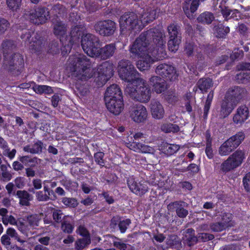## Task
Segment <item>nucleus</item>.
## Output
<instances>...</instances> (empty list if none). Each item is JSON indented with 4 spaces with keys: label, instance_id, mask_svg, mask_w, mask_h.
I'll use <instances>...</instances> for the list:
<instances>
[{
    "label": "nucleus",
    "instance_id": "obj_55",
    "mask_svg": "<svg viewBox=\"0 0 250 250\" xmlns=\"http://www.w3.org/2000/svg\"><path fill=\"white\" fill-rule=\"evenodd\" d=\"M76 232L77 234L83 238H87L90 239V233L87 229L83 225H80L77 230Z\"/></svg>",
    "mask_w": 250,
    "mask_h": 250
},
{
    "label": "nucleus",
    "instance_id": "obj_26",
    "mask_svg": "<svg viewBox=\"0 0 250 250\" xmlns=\"http://www.w3.org/2000/svg\"><path fill=\"white\" fill-rule=\"evenodd\" d=\"M249 116V108L245 105L240 106L233 116V121L236 124H242Z\"/></svg>",
    "mask_w": 250,
    "mask_h": 250
},
{
    "label": "nucleus",
    "instance_id": "obj_19",
    "mask_svg": "<svg viewBox=\"0 0 250 250\" xmlns=\"http://www.w3.org/2000/svg\"><path fill=\"white\" fill-rule=\"evenodd\" d=\"M127 184L129 189L137 195L142 196L148 191V188L145 182H137L134 178H130Z\"/></svg>",
    "mask_w": 250,
    "mask_h": 250
},
{
    "label": "nucleus",
    "instance_id": "obj_46",
    "mask_svg": "<svg viewBox=\"0 0 250 250\" xmlns=\"http://www.w3.org/2000/svg\"><path fill=\"white\" fill-rule=\"evenodd\" d=\"M181 42L180 39H169L167 42L168 50L171 52H176L179 48Z\"/></svg>",
    "mask_w": 250,
    "mask_h": 250
},
{
    "label": "nucleus",
    "instance_id": "obj_23",
    "mask_svg": "<svg viewBox=\"0 0 250 250\" xmlns=\"http://www.w3.org/2000/svg\"><path fill=\"white\" fill-rule=\"evenodd\" d=\"M131 53L141 58V59L137 62L136 64L138 68L140 71L147 70L150 68L151 64L154 62V60L149 55L147 49V51H144V54H142V55H138L134 53Z\"/></svg>",
    "mask_w": 250,
    "mask_h": 250
},
{
    "label": "nucleus",
    "instance_id": "obj_56",
    "mask_svg": "<svg viewBox=\"0 0 250 250\" xmlns=\"http://www.w3.org/2000/svg\"><path fill=\"white\" fill-rule=\"evenodd\" d=\"M21 0H6L8 7L13 11L16 10L21 5Z\"/></svg>",
    "mask_w": 250,
    "mask_h": 250
},
{
    "label": "nucleus",
    "instance_id": "obj_31",
    "mask_svg": "<svg viewBox=\"0 0 250 250\" xmlns=\"http://www.w3.org/2000/svg\"><path fill=\"white\" fill-rule=\"evenodd\" d=\"M16 196L19 199V204L22 206H29L30 202L33 200V196L25 190H18Z\"/></svg>",
    "mask_w": 250,
    "mask_h": 250
},
{
    "label": "nucleus",
    "instance_id": "obj_24",
    "mask_svg": "<svg viewBox=\"0 0 250 250\" xmlns=\"http://www.w3.org/2000/svg\"><path fill=\"white\" fill-rule=\"evenodd\" d=\"M185 203L184 201H182L171 202L167 205V209L171 211H175L177 215L179 218H184L188 213V210L184 208Z\"/></svg>",
    "mask_w": 250,
    "mask_h": 250
},
{
    "label": "nucleus",
    "instance_id": "obj_49",
    "mask_svg": "<svg viewBox=\"0 0 250 250\" xmlns=\"http://www.w3.org/2000/svg\"><path fill=\"white\" fill-rule=\"evenodd\" d=\"M62 202L65 206L70 208H75L79 204L77 200L74 198L63 197Z\"/></svg>",
    "mask_w": 250,
    "mask_h": 250
},
{
    "label": "nucleus",
    "instance_id": "obj_48",
    "mask_svg": "<svg viewBox=\"0 0 250 250\" xmlns=\"http://www.w3.org/2000/svg\"><path fill=\"white\" fill-rule=\"evenodd\" d=\"M39 221V216L36 214L28 215L26 217V221L28 223V226L30 228L38 226Z\"/></svg>",
    "mask_w": 250,
    "mask_h": 250
},
{
    "label": "nucleus",
    "instance_id": "obj_4",
    "mask_svg": "<svg viewBox=\"0 0 250 250\" xmlns=\"http://www.w3.org/2000/svg\"><path fill=\"white\" fill-rule=\"evenodd\" d=\"M118 73L121 80L130 83L140 79V74L132 62L127 60H122L118 65Z\"/></svg>",
    "mask_w": 250,
    "mask_h": 250
},
{
    "label": "nucleus",
    "instance_id": "obj_57",
    "mask_svg": "<svg viewBox=\"0 0 250 250\" xmlns=\"http://www.w3.org/2000/svg\"><path fill=\"white\" fill-rule=\"evenodd\" d=\"M59 46L58 43L52 42L48 45V53L53 55L59 53Z\"/></svg>",
    "mask_w": 250,
    "mask_h": 250
},
{
    "label": "nucleus",
    "instance_id": "obj_12",
    "mask_svg": "<svg viewBox=\"0 0 250 250\" xmlns=\"http://www.w3.org/2000/svg\"><path fill=\"white\" fill-rule=\"evenodd\" d=\"M50 18L48 9L42 6H39L32 10L29 15L31 22L37 25L45 23Z\"/></svg>",
    "mask_w": 250,
    "mask_h": 250
},
{
    "label": "nucleus",
    "instance_id": "obj_64",
    "mask_svg": "<svg viewBox=\"0 0 250 250\" xmlns=\"http://www.w3.org/2000/svg\"><path fill=\"white\" fill-rule=\"evenodd\" d=\"M137 147L140 149V151L144 153H150L152 150V148L147 145L138 143L137 144Z\"/></svg>",
    "mask_w": 250,
    "mask_h": 250
},
{
    "label": "nucleus",
    "instance_id": "obj_44",
    "mask_svg": "<svg viewBox=\"0 0 250 250\" xmlns=\"http://www.w3.org/2000/svg\"><path fill=\"white\" fill-rule=\"evenodd\" d=\"M235 79L239 83H247L250 81V72H240L236 75Z\"/></svg>",
    "mask_w": 250,
    "mask_h": 250
},
{
    "label": "nucleus",
    "instance_id": "obj_1",
    "mask_svg": "<svg viewBox=\"0 0 250 250\" xmlns=\"http://www.w3.org/2000/svg\"><path fill=\"white\" fill-rule=\"evenodd\" d=\"M161 31L156 28H150L142 33L130 46L129 51L138 55L144 54V51L148 52L156 60H162L167 57L166 51V42Z\"/></svg>",
    "mask_w": 250,
    "mask_h": 250
},
{
    "label": "nucleus",
    "instance_id": "obj_53",
    "mask_svg": "<svg viewBox=\"0 0 250 250\" xmlns=\"http://www.w3.org/2000/svg\"><path fill=\"white\" fill-rule=\"evenodd\" d=\"M36 93L39 94L45 93L50 94L53 93V90L51 86L48 85H38L35 89Z\"/></svg>",
    "mask_w": 250,
    "mask_h": 250
},
{
    "label": "nucleus",
    "instance_id": "obj_37",
    "mask_svg": "<svg viewBox=\"0 0 250 250\" xmlns=\"http://www.w3.org/2000/svg\"><path fill=\"white\" fill-rule=\"evenodd\" d=\"M180 148L179 146L167 143H164L161 146L162 152L167 156H171L175 153Z\"/></svg>",
    "mask_w": 250,
    "mask_h": 250
},
{
    "label": "nucleus",
    "instance_id": "obj_43",
    "mask_svg": "<svg viewBox=\"0 0 250 250\" xmlns=\"http://www.w3.org/2000/svg\"><path fill=\"white\" fill-rule=\"evenodd\" d=\"M1 46L3 50L4 54H8L16 47L14 41L11 40L3 41L1 44Z\"/></svg>",
    "mask_w": 250,
    "mask_h": 250
},
{
    "label": "nucleus",
    "instance_id": "obj_32",
    "mask_svg": "<svg viewBox=\"0 0 250 250\" xmlns=\"http://www.w3.org/2000/svg\"><path fill=\"white\" fill-rule=\"evenodd\" d=\"M181 27L175 23H170L167 28L169 39H182Z\"/></svg>",
    "mask_w": 250,
    "mask_h": 250
},
{
    "label": "nucleus",
    "instance_id": "obj_7",
    "mask_svg": "<svg viewBox=\"0 0 250 250\" xmlns=\"http://www.w3.org/2000/svg\"><path fill=\"white\" fill-rule=\"evenodd\" d=\"M246 158L245 152L237 149L220 165V170L226 173L239 167Z\"/></svg>",
    "mask_w": 250,
    "mask_h": 250
},
{
    "label": "nucleus",
    "instance_id": "obj_47",
    "mask_svg": "<svg viewBox=\"0 0 250 250\" xmlns=\"http://www.w3.org/2000/svg\"><path fill=\"white\" fill-rule=\"evenodd\" d=\"M143 21L146 23L153 21L156 18V11L151 10L142 15Z\"/></svg>",
    "mask_w": 250,
    "mask_h": 250
},
{
    "label": "nucleus",
    "instance_id": "obj_25",
    "mask_svg": "<svg viewBox=\"0 0 250 250\" xmlns=\"http://www.w3.org/2000/svg\"><path fill=\"white\" fill-rule=\"evenodd\" d=\"M149 83L153 90L157 93H161L167 88L166 81L157 76H152L149 79Z\"/></svg>",
    "mask_w": 250,
    "mask_h": 250
},
{
    "label": "nucleus",
    "instance_id": "obj_42",
    "mask_svg": "<svg viewBox=\"0 0 250 250\" xmlns=\"http://www.w3.org/2000/svg\"><path fill=\"white\" fill-rule=\"evenodd\" d=\"M52 12L56 15V16L54 18H57V16H58V18H59V17H62L66 13L65 7L60 3L54 5L52 8Z\"/></svg>",
    "mask_w": 250,
    "mask_h": 250
},
{
    "label": "nucleus",
    "instance_id": "obj_3",
    "mask_svg": "<svg viewBox=\"0 0 250 250\" xmlns=\"http://www.w3.org/2000/svg\"><path fill=\"white\" fill-rule=\"evenodd\" d=\"M125 92L134 100L146 103L151 98V90L146 82L142 78L128 83Z\"/></svg>",
    "mask_w": 250,
    "mask_h": 250
},
{
    "label": "nucleus",
    "instance_id": "obj_21",
    "mask_svg": "<svg viewBox=\"0 0 250 250\" xmlns=\"http://www.w3.org/2000/svg\"><path fill=\"white\" fill-rule=\"evenodd\" d=\"M52 23L53 26V33L54 34L60 38L61 42H62V38L66 34L67 25L62 21L60 18H53L52 20Z\"/></svg>",
    "mask_w": 250,
    "mask_h": 250
},
{
    "label": "nucleus",
    "instance_id": "obj_33",
    "mask_svg": "<svg viewBox=\"0 0 250 250\" xmlns=\"http://www.w3.org/2000/svg\"><path fill=\"white\" fill-rule=\"evenodd\" d=\"M212 80L209 78H202L197 82L196 85L202 93L207 92L208 90L213 86Z\"/></svg>",
    "mask_w": 250,
    "mask_h": 250
},
{
    "label": "nucleus",
    "instance_id": "obj_59",
    "mask_svg": "<svg viewBox=\"0 0 250 250\" xmlns=\"http://www.w3.org/2000/svg\"><path fill=\"white\" fill-rule=\"evenodd\" d=\"M242 182L245 191L247 192H250V173L245 175L243 178Z\"/></svg>",
    "mask_w": 250,
    "mask_h": 250
},
{
    "label": "nucleus",
    "instance_id": "obj_14",
    "mask_svg": "<svg viewBox=\"0 0 250 250\" xmlns=\"http://www.w3.org/2000/svg\"><path fill=\"white\" fill-rule=\"evenodd\" d=\"M85 30V27L81 24L77 25L71 28L70 33V40L69 43L70 46L73 45L74 44H77L79 42L80 39L82 38V37H84V31ZM71 46H70L68 44L64 46L61 49L62 53L63 56H65L70 52Z\"/></svg>",
    "mask_w": 250,
    "mask_h": 250
},
{
    "label": "nucleus",
    "instance_id": "obj_16",
    "mask_svg": "<svg viewBox=\"0 0 250 250\" xmlns=\"http://www.w3.org/2000/svg\"><path fill=\"white\" fill-rule=\"evenodd\" d=\"M156 73L167 81H174L178 77L175 67L171 65L161 63L156 69Z\"/></svg>",
    "mask_w": 250,
    "mask_h": 250
},
{
    "label": "nucleus",
    "instance_id": "obj_38",
    "mask_svg": "<svg viewBox=\"0 0 250 250\" xmlns=\"http://www.w3.org/2000/svg\"><path fill=\"white\" fill-rule=\"evenodd\" d=\"M104 0H92L85 1L84 5L87 12L89 13L94 12L101 7L103 1Z\"/></svg>",
    "mask_w": 250,
    "mask_h": 250
},
{
    "label": "nucleus",
    "instance_id": "obj_22",
    "mask_svg": "<svg viewBox=\"0 0 250 250\" xmlns=\"http://www.w3.org/2000/svg\"><path fill=\"white\" fill-rule=\"evenodd\" d=\"M116 49V46L114 43L106 44L103 47L100 46L94 57L99 58L102 60H106L114 55Z\"/></svg>",
    "mask_w": 250,
    "mask_h": 250
},
{
    "label": "nucleus",
    "instance_id": "obj_40",
    "mask_svg": "<svg viewBox=\"0 0 250 250\" xmlns=\"http://www.w3.org/2000/svg\"><path fill=\"white\" fill-rule=\"evenodd\" d=\"M214 19L213 14L209 12H205L201 14L197 18V21L199 22L207 24L211 23Z\"/></svg>",
    "mask_w": 250,
    "mask_h": 250
},
{
    "label": "nucleus",
    "instance_id": "obj_58",
    "mask_svg": "<svg viewBox=\"0 0 250 250\" xmlns=\"http://www.w3.org/2000/svg\"><path fill=\"white\" fill-rule=\"evenodd\" d=\"M32 147L34 154H40L42 152L43 144L41 141L38 140L32 146Z\"/></svg>",
    "mask_w": 250,
    "mask_h": 250
},
{
    "label": "nucleus",
    "instance_id": "obj_18",
    "mask_svg": "<svg viewBox=\"0 0 250 250\" xmlns=\"http://www.w3.org/2000/svg\"><path fill=\"white\" fill-rule=\"evenodd\" d=\"M131 223L130 219H123L119 216H113L110 223V227L115 230H119L121 233H125Z\"/></svg>",
    "mask_w": 250,
    "mask_h": 250
},
{
    "label": "nucleus",
    "instance_id": "obj_34",
    "mask_svg": "<svg viewBox=\"0 0 250 250\" xmlns=\"http://www.w3.org/2000/svg\"><path fill=\"white\" fill-rule=\"evenodd\" d=\"M11 168L10 165L7 163V165L1 164L0 165V180L3 182L10 181L13 177V173L8 169V167Z\"/></svg>",
    "mask_w": 250,
    "mask_h": 250
},
{
    "label": "nucleus",
    "instance_id": "obj_13",
    "mask_svg": "<svg viewBox=\"0 0 250 250\" xmlns=\"http://www.w3.org/2000/svg\"><path fill=\"white\" fill-rule=\"evenodd\" d=\"M24 68V60L22 55L14 53L8 62L7 69L10 74L14 76L20 75Z\"/></svg>",
    "mask_w": 250,
    "mask_h": 250
},
{
    "label": "nucleus",
    "instance_id": "obj_54",
    "mask_svg": "<svg viewBox=\"0 0 250 250\" xmlns=\"http://www.w3.org/2000/svg\"><path fill=\"white\" fill-rule=\"evenodd\" d=\"M43 191L46 193L47 196H48V201H54L57 199V196L56 195L55 190H53V189L49 188L48 185H43Z\"/></svg>",
    "mask_w": 250,
    "mask_h": 250
},
{
    "label": "nucleus",
    "instance_id": "obj_36",
    "mask_svg": "<svg viewBox=\"0 0 250 250\" xmlns=\"http://www.w3.org/2000/svg\"><path fill=\"white\" fill-rule=\"evenodd\" d=\"M18 160L21 162L23 166H30L31 167H34L37 164H38L40 159L37 157H32L29 155L26 156H20L18 158Z\"/></svg>",
    "mask_w": 250,
    "mask_h": 250
},
{
    "label": "nucleus",
    "instance_id": "obj_63",
    "mask_svg": "<svg viewBox=\"0 0 250 250\" xmlns=\"http://www.w3.org/2000/svg\"><path fill=\"white\" fill-rule=\"evenodd\" d=\"M16 152V149L14 148L10 150L9 147L2 152L3 155L7 157L10 160H12L15 157Z\"/></svg>",
    "mask_w": 250,
    "mask_h": 250
},
{
    "label": "nucleus",
    "instance_id": "obj_10",
    "mask_svg": "<svg viewBox=\"0 0 250 250\" xmlns=\"http://www.w3.org/2000/svg\"><path fill=\"white\" fill-rule=\"evenodd\" d=\"M245 139L243 132H239L224 142L219 148V153L221 156L229 155L236 149Z\"/></svg>",
    "mask_w": 250,
    "mask_h": 250
},
{
    "label": "nucleus",
    "instance_id": "obj_27",
    "mask_svg": "<svg viewBox=\"0 0 250 250\" xmlns=\"http://www.w3.org/2000/svg\"><path fill=\"white\" fill-rule=\"evenodd\" d=\"M109 98H123L122 90L117 84H113L107 88L104 94V100H108Z\"/></svg>",
    "mask_w": 250,
    "mask_h": 250
},
{
    "label": "nucleus",
    "instance_id": "obj_5",
    "mask_svg": "<svg viewBox=\"0 0 250 250\" xmlns=\"http://www.w3.org/2000/svg\"><path fill=\"white\" fill-rule=\"evenodd\" d=\"M119 21L122 31L128 30L136 33L143 29L138 16L133 12H125L120 17Z\"/></svg>",
    "mask_w": 250,
    "mask_h": 250
},
{
    "label": "nucleus",
    "instance_id": "obj_41",
    "mask_svg": "<svg viewBox=\"0 0 250 250\" xmlns=\"http://www.w3.org/2000/svg\"><path fill=\"white\" fill-rule=\"evenodd\" d=\"M197 48V45L193 41H187L184 46V52L188 57L193 55V52Z\"/></svg>",
    "mask_w": 250,
    "mask_h": 250
},
{
    "label": "nucleus",
    "instance_id": "obj_51",
    "mask_svg": "<svg viewBox=\"0 0 250 250\" xmlns=\"http://www.w3.org/2000/svg\"><path fill=\"white\" fill-rule=\"evenodd\" d=\"M29 191L35 194L36 198L38 201L46 202L48 201V196H47L46 193L44 191L40 190L35 192L34 188H29Z\"/></svg>",
    "mask_w": 250,
    "mask_h": 250
},
{
    "label": "nucleus",
    "instance_id": "obj_6",
    "mask_svg": "<svg viewBox=\"0 0 250 250\" xmlns=\"http://www.w3.org/2000/svg\"><path fill=\"white\" fill-rule=\"evenodd\" d=\"M91 68L94 71L93 77L94 76V82L98 87H100L105 84L106 82L113 76L114 71L113 66L108 62H104L99 65L97 70L91 65Z\"/></svg>",
    "mask_w": 250,
    "mask_h": 250
},
{
    "label": "nucleus",
    "instance_id": "obj_61",
    "mask_svg": "<svg viewBox=\"0 0 250 250\" xmlns=\"http://www.w3.org/2000/svg\"><path fill=\"white\" fill-rule=\"evenodd\" d=\"M179 171L182 172H185L188 171H191L193 172H198L199 171V167L197 165L194 163L189 164L187 167H184L179 169Z\"/></svg>",
    "mask_w": 250,
    "mask_h": 250
},
{
    "label": "nucleus",
    "instance_id": "obj_17",
    "mask_svg": "<svg viewBox=\"0 0 250 250\" xmlns=\"http://www.w3.org/2000/svg\"><path fill=\"white\" fill-rule=\"evenodd\" d=\"M246 90L245 88L238 86H234L229 88L227 91L225 98L227 100L236 105L242 100L245 96Z\"/></svg>",
    "mask_w": 250,
    "mask_h": 250
},
{
    "label": "nucleus",
    "instance_id": "obj_60",
    "mask_svg": "<svg viewBox=\"0 0 250 250\" xmlns=\"http://www.w3.org/2000/svg\"><path fill=\"white\" fill-rule=\"evenodd\" d=\"M10 26L9 22L4 18H0V35L3 34Z\"/></svg>",
    "mask_w": 250,
    "mask_h": 250
},
{
    "label": "nucleus",
    "instance_id": "obj_20",
    "mask_svg": "<svg viewBox=\"0 0 250 250\" xmlns=\"http://www.w3.org/2000/svg\"><path fill=\"white\" fill-rule=\"evenodd\" d=\"M106 106L109 111L115 115H119L124 108L123 98L104 100Z\"/></svg>",
    "mask_w": 250,
    "mask_h": 250
},
{
    "label": "nucleus",
    "instance_id": "obj_9",
    "mask_svg": "<svg viewBox=\"0 0 250 250\" xmlns=\"http://www.w3.org/2000/svg\"><path fill=\"white\" fill-rule=\"evenodd\" d=\"M81 42L83 51L89 56L94 57L100 46L99 38L95 35L87 33L82 37Z\"/></svg>",
    "mask_w": 250,
    "mask_h": 250
},
{
    "label": "nucleus",
    "instance_id": "obj_30",
    "mask_svg": "<svg viewBox=\"0 0 250 250\" xmlns=\"http://www.w3.org/2000/svg\"><path fill=\"white\" fill-rule=\"evenodd\" d=\"M236 106V105H233V103L225 98L221 104L220 116L223 118L227 117L231 113Z\"/></svg>",
    "mask_w": 250,
    "mask_h": 250
},
{
    "label": "nucleus",
    "instance_id": "obj_11",
    "mask_svg": "<svg viewBox=\"0 0 250 250\" xmlns=\"http://www.w3.org/2000/svg\"><path fill=\"white\" fill-rule=\"evenodd\" d=\"M94 29L102 37H110L114 34L117 29V23L111 20H101L95 23Z\"/></svg>",
    "mask_w": 250,
    "mask_h": 250
},
{
    "label": "nucleus",
    "instance_id": "obj_2",
    "mask_svg": "<svg viewBox=\"0 0 250 250\" xmlns=\"http://www.w3.org/2000/svg\"><path fill=\"white\" fill-rule=\"evenodd\" d=\"M69 60L72 65V75L75 78V88L81 96H85L89 92L87 81L94 74L91 62L86 56L81 55L70 58Z\"/></svg>",
    "mask_w": 250,
    "mask_h": 250
},
{
    "label": "nucleus",
    "instance_id": "obj_50",
    "mask_svg": "<svg viewBox=\"0 0 250 250\" xmlns=\"http://www.w3.org/2000/svg\"><path fill=\"white\" fill-rule=\"evenodd\" d=\"M104 153L102 151H98L94 154V158L97 165H99L101 167H103L105 165V160H104Z\"/></svg>",
    "mask_w": 250,
    "mask_h": 250
},
{
    "label": "nucleus",
    "instance_id": "obj_45",
    "mask_svg": "<svg viewBox=\"0 0 250 250\" xmlns=\"http://www.w3.org/2000/svg\"><path fill=\"white\" fill-rule=\"evenodd\" d=\"M91 243L90 239L83 238L77 239L75 243V248L77 250H82Z\"/></svg>",
    "mask_w": 250,
    "mask_h": 250
},
{
    "label": "nucleus",
    "instance_id": "obj_52",
    "mask_svg": "<svg viewBox=\"0 0 250 250\" xmlns=\"http://www.w3.org/2000/svg\"><path fill=\"white\" fill-rule=\"evenodd\" d=\"M62 211L59 209H54L52 211L53 219L57 224L61 223L63 220Z\"/></svg>",
    "mask_w": 250,
    "mask_h": 250
},
{
    "label": "nucleus",
    "instance_id": "obj_28",
    "mask_svg": "<svg viewBox=\"0 0 250 250\" xmlns=\"http://www.w3.org/2000/svg\"><path fill=\"white\" fill-rule=\"evenodd\" d=\"M150 109L152 117L157 119H161L163 118L165 111L162 105L159 102L152 101L150 104Z\"/></svg>",
    "mask_w": 250,
    "mask_h": 250
},
{
    "label": "nucleus",
    "instance_id": "obj_29",
    "mask_svg": "<svg viewBox=\"0 0 250 250\" xmlns=\"http://www.w3.org/2000/svg\"><path fill=\"white\" fill-rule=\"evenodd\" d=\"M61 224V229L64 233L69 234L73 232L74 229V221L71 216L64 215L63 220Z\"/></svg>",
    "mask_w": 250,
    "mask_h": 250
},
{
    "label": "nucleus",
    "instance_id": "obj_62",
    "mask_svg": "<svg viewBox=\"0 0 250 250\" xmlns=\"http://www.w3.org/2000/svg\"><path fill=\"white\" fill-rule=\"evenodd\" d=\"M16 187L20 189L22 188L25 185V178L23 177H17L14 180Z\"/></svg>",
    "mask_w": 250,
    "mask_h": 250
},
{
    "label": "nucleus",
    "instance_id": "obj_15",
    "mask_svg": "<svg viewBox=\"0 0 250 250\" xmlns=\"http://www.w3.org/2000/svg\"><path fill=\"white\" fill-rule=\"evenodd\" d=\"M147 115L146 107L141 104H133L129 108V116L136 123H145L147 120Z\"/></svg>",
    "mask_w": 250,
    "mask_h": 250
},
{
    "label": "nucleus",
    "instance_id": "obj_8",
    "mask_svg": "<svg viewBox=\"0 0 250 250\" xmlns=\"http://www.w3.org/2000/svg\"><path fill=\"white\" fill-rule=\"evenodd\" d=\"M21 38L25 42H29V48L32 53H38L42 51L44 41L38 33L26 30L23 31Z\"/></svg>",
    "mask_w": 250,
    "mask_h": 250
},
{
    "label": "nucleus",
    "instance_id": "obj_39",
    "mask_svg": "<svg viewBox=\"0 0 250 250\" xmlns=\"http://www.w3.org/2000/svg\"><path fill=\"white\" fill-rule=\"evenodd\" d=\"M222 221L221 222H216L211 223L210 224V229L213 232H221L226 229L229 226L228 223L230 222V220L228 218V221H226L225 220V216L222 217Z\"/></svg>",
    "mask_w": 250,
    "mask_h": 250
},
{
    "label": "nucleus",
    "instance_id": "obj_35",
    "mask_svg": "<svg viewBox=\"0 0 250 250\" xmlns=\"http://www.w3.org/2000/svg\"><path fill=\"white\" fill-rule=\"evenodd\" d=\"M214 31L216 38L224 39L229 32L230 29L229 27L225 26L223 23H220L214 26Z\"/></svg>",
    "mask_w": 250,
    "mask_h": 250
}]
</instances>
